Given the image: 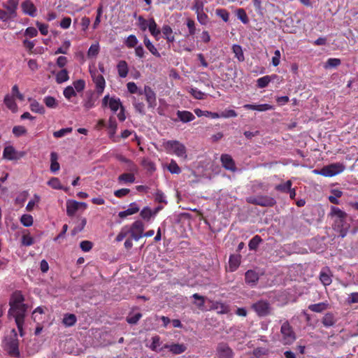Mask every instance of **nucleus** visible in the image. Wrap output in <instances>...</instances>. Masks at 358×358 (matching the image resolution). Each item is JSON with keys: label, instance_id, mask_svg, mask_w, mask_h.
Listing matches in <instances>:
<instances>
[{"label": "nucleus", "instance_id": "obj_38", "mask_svg": "<svg viewBox=\"0 0 358 358\" xmlns=\"http://www.w3.org/2000/svg\"><path fill=\"white\" fill-rule=\"evenodd\" d=\"M69 79V73L66 69H62L56 74V82L58 84L66 82Z\"/></svg>", "mask_w": 358, "mask_h": 358}, {"label": "nucleus", "instance_id": "obj_63", "mask_svg": "<svg viewBox=\"0 0 358 358\" xmlns=\"http://www.w3.org/2000/svg\"><path fill=\"white\" fill-rule=\"evenodd\" d=\"M40 199L41 198L38 194H34V198L28 202L26 206L27 210L31 211L34 206L40 201Z\"/></svg>", "mask_w": 358, "mask_h": 358}, {"label": "nucleus", "instance_id": "obj_55", "mask_svg": "<svg viewBox=\"0 0 358 358\" xmlns=\"http://www.w3.org/2000/svg\"><path fill=\"white\" fill-rule=\"evenodd\" d=\"M48 185L55 189H63L60 180L57 178H52L48 182Z\"/></svg>", "mask_w": 358, "mask_h": 358}, {"label": "nucleus", "instance_id": "obj_43", "mask_svg": "<svg viewBox=\"0 0 358 358\" xmlns=\"http://www.w3.org/2000/svg\"><path fill=\"white\" fill-rule=\"evenodd\" d=\"M167 169L172 174H179L181 173V169L173 159H171V162L167 165Z\"/></svg>", "mask_w": 358, "mask_h": 358}, {"label": "nucleus", "instance_id": "obj_40", "mask_svg": "<svg viewBox=\"0 0 358 358\" xmlns=\"http://www.w3.org/2000/svg\"><path fill=\"white\" fill-rule=\"evenodd\" d=\"M233 52L235 55V57L241 62L245 60L243 49L239 45H234L232 46Z\"/></svg>", "mask_w": 358, "mask_h": 358}, {"label": "nucleus", "instance_id": "obj_22", "mask_svg": "<svg viewBox=\"0 0 358 358\" xmlns=\"http://www.w3.org/2000/svg\"><path fill=\"white\" fill-rule=\"evenodd\" d=\"M140 210L138 204L136 202L131 203L129 206V208L123 211H120L118 213V216L123 219L129 215H134L138 212Z\"/></svg>", "mask_w": 358, "mask_h": 358}, {"label": "nucleus", "instance_id": "obj_54", "mask_svg": "<svg viewBox=\"0 0 358 358\" xmlns=\"http://www.w3.org/2000/svg\"><path fill=\"white\" fill-rule=\"evenodd\" d=\"M219 118H229V117H237L238 114L237 113L232 109H227L222 113H219Z\"/></svg>", "mask_w": 358, "mask_h": 358}, {"label": "nucleus", "instance_id": "obj_46", "mask_svg": "<svg viewBox=\"0 0 358 358\" xmlns=\"http://www.w3.org/2000/svg\"><path fill=\"white\" fill-rule=\"evenodd\" d=\"M20 222L24 227H31L34 222L33 217L29 214H24L20 217Z\"/></svg>", "mask_w": 358, "mask_h": 358}, {"label": "nucleus", "instance_id": "obj_61", "mask_svg": "<svg viewBox=\"0 0 358 358\" xmlns=\"http://www.w3.org/2000/svg\"><path fill=\"white\" fill-rule=\"evenodd\" d=\"M341 62L340 59L338 58H329L327 59L325 68H336L341 64Z\"/></svg>", "mask_w": 358, "mask_h": 358}, {"label": "nucleus", "instance_id": "obj_12", "mask_svg": "<svg viewBox=\"0 0 358 358\" xmlns=\"http://www.w3.org/2000/svg\"><path fill=\"white\" fill-rule=\"evenodd\" d=\"M324 168V171H322L324 176L332 177L342 173L345 167L342 163L337 162L325 166Z\"/></svg>", "mask_w": 358, "mask_h": 358}, {"label": "nucleus", "instance_id": "obj_53", "mask_svg": "<svg viewBox=\"0 0 358 358\" xmlns=\"http://www.w3.org/2000/svg\"><path fill=\"white\" fill-rule=\"evenodd\" d=\"M138 41L135 35H129L125 41V45L129 48H135L137 46Z\"/></svg>", "mask_w": 358, "mask_h": 358}, {"label": "nucleus", "instance_id": "obj_64", "mask_svg": "<svg viewBox=\"0 0 358 358\" xmlns=\"http://www.w3.org/2000/svg\"><path fill=\"white\" fill-rule=\"evenodd\" d=\"M160 338L158 336H153L152 338V343L150 345V348L154 351H158L160 347Z\"/></svg>", "mask_w": 358, "mask_h": 358}, {"label": "nucleus", "instance_id": "obj_48", "mask_svg": "<svg viewBox=\"0 0 358 358\" xmlns=\"http://www.w3.org/2000/svg\"><path fill=\"white\" fill-rule=\"evenodd\" d=\"M118 180L124 183H132L135 181V176L132 173H123L119 176Z\"/></svg>", "mask_w": 358, "mask_h": 358}, {"label": "nucleus", "instance_id": "obj_6", "mask_svg": "<svg viewBox=\"0 0 358 358\" xmlns=\"http://www.w3.org/2000/svg\"><path fill=\"white\" fill-rule=\"evenodd\" d=\"M280 341L284 345H291L296 340V335L289 323L285 322L280 328Z\"/></svg>", "mask_w": 358, "mask_h": 358}, {"label": "nucleus", "instance_id": "obj_60", "mask_svg": "<svg viewBox=\"0 0 358 358\" xmlns=\"http://www.w3.org/2000/svg\"><path fill=\"white\" fill-rule=\"evenodd\" d=\"M192 297L196 300L194 302L195 305L199 308H202L205 304V298L203 296L199 295V294H194Z\"/></svg>", "mask_w": 358, "mask_h": 358}, {"label": "nucleus", "instance_id": "obj_25", "mask_svg": "<svg viewBox=\"0 0 358 358\" xmlns=\"http://www.w3.org/2000/svg\"><path fill=\"white\" fill-rule=\"evenodd\" d=\"M320 279L324 286L329 285L331 283L332 280L330 275V271L327 268H323L321 271L320 273Z\"/></svg>", "mask_w": 358, "mask_h": 358}, {"label": "nucleus", "instance_id": "obj_51", "mask_svg": "<svg viewBox=\"0 0 358 358\" xmlns=\"http://www.w3.org/2000/svg\"><path fill=\"white\" fill-rule=\"evenodd\" d=\"M236 16L238 19L240 20L244 24H246L249 22L248 17L244 9L238 8L236 10Z\"/></svg>", "mask_w": 358, "mask_h": 358}, {"label": "nucleus", "instance_id": "obj_20", "mask_svg": "<svg viewBox=\"0 0 358 358\" xmlns=\"http://www.w3.org/2000/svg\"><path fill=\"white\" fill-rule=\"evenodd\" d=\"M245 280L248 285L254 287L259 280V275L255 271L248 270L245 274Z\"/></svg>", "mask_w": 358, "mask_h": 358}, {"label": "nucleus", "instance_id": "obj_8", "mask_svg": "<svg viewBox=\"0 0 358 358\" xmlns=\"http://www.w3.org/2000/svg\"><path fill=\"white\" fill-rule=\"evenodd\" d=\"M90 75L94 83L95 84V90L98 96L103 94L106 87V81L102 75L99 73L96 70H90Z\"/></svg>", "mask_w": 358, "mask_h": 358}, {"label": "nucleus", "instance_id": "obj_30", "mask_svg": "<svg viewBox=\"0 0 358 358\" xmlns=\"http://www.w3.org/2000/svg\"><path fill=\"white\" fill-rule=\"evenodd\" d=\"M329 307L327 302H320L318 303L310 304L308 306V309L315 313H322L327 310Z\"/></svg>", "mask_w": 358, "mask_h": 358}, {"label": "nucleus", "instance_id": "obj_21", "mask_svg": "<svg viewBox=\"0 0 358 358\" xmlns=\"http://www.w3.org/2000/svg\"><path fill=\"white\" fill-rule=\"evenodd\" d=\"M3 103L13 113H15L18 110V106L13 97L10 94H6L3 99Z\"/></svg>", "mask_w": 358, "mask_h": 358}, {"label": "nucleus", "instance_id": "obj_56", "mask_svg": "<svg viewBox=\"0 0 358 358\" xmlns=\"http://www.w3.org/2000/svg\"><path fill=\"white\" fill-rule=\"evenodd\" d=\"M72 131L71 127H66L61 129L60 130L56 131L53 132V136L55 138H62L69 134H70Z\"/></svg>", "mask_w": 358, "mask_h": 358}, {"label": "nucleus", "instance_id": "obj_13", "mask_svg": "<svg viewBox=\"0 0 358 358\" xmlns=\"http://www.w3.org/2000/svg\"><path fill=\"white\" fill-rule=\"evenodd\" d=\"M26 152L24 151H17L12 145H8L4 148L3 157L8 160H17L22 158Z\"/></svg>", "mask_w": 358, "mask_h": 358}, {"label": "nucleus", "instance_id": "obj_27", "mask_svg": "<svg viewBox=\"0 0 358 358\" xmlns=\"http://www.w3.org/2000/svg\"><path fill=\"white\" fill-rule=\"evenodd\" d=\"M164 348L169 349L170 352L175 355H179L186 350V347L183 344L165 345Z\"/></svg>", "mask_w": 358, "mask_h": 358}, {"label": "nucleus", "instance_id": "obj_7", "mask_svg": "<svg viewBox=\"0 0 358 358\" xmlns=\"http://www.w3.org/2000/svg\"><path fill=\"white\" fill-rule=\"evenodd\" d=\"M247 201L250 203L264 207L273 206L276 203L273 197L267 195H257L254 196H250L247 199Z\"/></svg>", "mask_w": 358, "mask_h": 358}, {"label": "nucleus", "instance_id": "obj_47", "mask_svg": "<svg viewBox=\"0 0 358 358\" xmlns=\"http://www.w3.org/2000/svg\"><path fill=\"white\" fill-rule=\"evenodd\" d=\"M12 132L15 136L20 137L26 135L27 133V129L24 126L17 125L13 127Z\"/></svg>", "mask_w": 358, "mask_h": 358}, {"label": "nucleus", "instance_id": "obj_39", "mask_svg": "<svg viewBox=\"0 0 358 358\" xmlns=\"http://www.w3.org/2000/svg\"><path fill=\"white\" fill-rule=\"evenodd\" d=\"M343 192L337 189L331 191V194L329 196V201L333 204H339L338 198L341 197Z\"/></svg>", "mask_w": 358, "mask_h": 358}, {"label": "nucleus", "instance_id": "obj_44", "mask_svg": "<svg viewBox=\"0 0 358 358\" xmlns=\"http://www.w3.org/2000/svg\"><path fill=\"white\" fill-rule=\"evenodd\" d=\"M76 322V317L73 314H66L63 318V323L66 327H71Z\"/></svg>", "mask_w": 358, "mask_h": 358}, {"label": "nucleus", "instance_id": "obj_49", "mask_svg": "<svg viewBox=\"0 0 358 358\" xmlns=\"http://www.w3.org/2000/svg\"><path fill=\"white\" fill-rule=\"evenodd\" d=\"M262 238L259 236L256 235L248 243V247L250 250H255L257 248L259 243L262 242Z\"/></svg>", "mask_w": 358, "mask_h": 358}, {"label": "nucleus", "instance_id": "obj_32", "mask_svg": "<svg viewBox=\"0 0 358 358\" xmlns=\"http://www.w3.org/2000/svg\"><path fill=\"white\" fill-rule=\"evenodd\" d=\"M57 160L58 155L55 152H52L50 153V171L53 173L58 171L60 169V166Z\"/></svg>", "mask_w": 358, "mask_h": 358}, {"label": "nucleus", "instance_id": "obj_4", "mask_svg": "<svg viewBox=\"0 0 358 358\" xmlns=\"http://www.w3.org/2000/svg\"><path fill=\"white\" fill-rule=\"evenodd\" d=\"M163 146L169 154L175 155L182 159H186L187 157V150L185 145L178 141H166L164 142Z\"/></svg>", "mask_w": 358, "mask_h": 358}, {"label": "nucleus", "instance_id": "obj_58", "mask_svg": "<svg viewBox=\"0 0 358 358\" xmlns=\"http://www.w3.org/2000/svg\"><path fill=\"white\" fill-rule=\"evenodd\" d=\"M129 234V226L126 225V226H124L120 231L119 232V234H117V236H116V241L117 242H120L122 241L128 234Z\"/></svg>", "mask_w": 358, "mask_h": 358}, {"label": "nucleus", "instance_id": "obj_18", "mask_svg": "<svg viewBox=\"0 0 358 358\" xmlns=\"http://www.w3.org/2000/svg\"><path fill=\"white\" fill-rule=\"evenodd\" d=\"M22 10L24 13L35 17L36 15V8L34 4L30 0H25L22 3Z\"/></svg>", "mask_w": 358, "mask_h": 358}, {"label": "nucleus", "instance_id": "obj_42", "mask_svg": "<svg viewBox=\"0 0 358 358\" xmlns=\"http://www.w3.org/2000/svg\"><path fill=\"white\" fill-rule=\"evenodd\" d=\"M292 182L291 180H287L284 183L279 184L275 186V189L277 191L283 193H287L289 190L292 188Z\"/></svg>", "mask_w": 358, "mask_h": 358}, {"label": "nucleus", "instance_id": "obj_31", "mask_svg": "<svg viewBox=\"0 0 358 358\" xmlns=\"http://www.w3.org/2000/svg\"><path fill=\"white\" fill-rule=\"evenodd\" d=\"M157 213V210L152 211V209L148 206L143 208L140 213L141 217L145 220L149 221L152 217H154Z\"/></svg>", "mask_w": 358, "mask_h": 358}, {"label": "nucleus", "instance_id": "obj_34", "mask_svg": "<svg viewBox=\"0 0 358 358\" xmlns=\"http://www.w3.org/2000/svg\"><path fill=\"white\" fill-rule=\"evenodd\" d=\"M276 76H265L262 78H259L257 80V85L259 88H264L268 86L269 83L273 80V78H275Z\"/></svg>", "mask_w": 358, "mask_h": 358}, {"label": "nucleus", "instance_id": "obj_33", "mask_svg": "<svg viewBox=\"0 0 358 358\" xmlns=\"http://www.w3.org/2000/svg\"><path fill=\"white\" fill-rule=\"evenodd\" d=\"M30 110L36 113L44 114L45 113V108L36 100H33L29 106Z\"/></svg>", "mask_w": 358, "mask_h": 358}, {"label": "nucleus", "instance_id": "obj_41", "mask_svg": "<svg viewBox=\"0 0 358 358\" xmlns=\"http://www.w3.org/2000/svg\"><path fill=\"white\" fill-rule=\"evenodd\" d=\"M148 30L150 31V34L155 38H157L161 32L160 30L157 28V23L152 17L150 18Z\"/></svg>", "mask_w": 358, "mask_h": 358}, {"label": "nucleus", "instance_id": "obj_62", "mask_svg": "<svg viewBox=\"0 0 358 358\" xmlns=\"http://www.w3.org/2000/svg\"><path fill=\"white\" fill-rule=\"evenodd\" d=\"M73 85L76 92H80L83 91L85 87V82L82 79L77 80L73 82Z\"/></svg>", "mask_w": 358, "mask_h": 358}, {"label": "nucleus", "instance_id": "obj_52", "mask_svg": "<svg viewBox=\"0 0 358 358\" xmlns=\"http://www.w3.org/2000/svg\"><path fill=\"white\" fill-rule=\"evenodd\" d=\"M99 52V45L98 43L91 45L88 51H87V57H95Z\"/></svg>", "mask_w": 358, "mask_h": 358}, {"label": "nucleus", "instance_id": "obj_35", "mask_svg": "<svg viewBox=\"0 0 358 358\" xmlns=\"http://www.w3.org/2000/svg\"><path fill=\"white\" fill-rule=\"evenodd\" d=\"M194 113L198 117L206 116V117H211L212 119L219 118L218 113L210 112V111H208V110H202L200 108H196V109H194Z\"/></svg>", "mask_w": 358, "mask_h": 358}, {"label": "nucleus", "instance_id": "obj_11", "mask_svg": "<svg viewBox=\"0 0 358 358\" xmlns=\"http://www.w3.org/2000/svg\"><path fill=\"white\" fill-rule=\"evenodd\" d=\"M101 104L102 107L108 106L113 113H116L119 108L123 107L119 98L115 96L110 97L109 94L104 96Z\"/></svg>", "mask_w": 358, "mask_h": 358}, {"label": "nucleus", "instance_id": "obj_23", "mask_svg": "<svg viewBox=\"0 0 358 358\" xmlns=\"http://www.w3.org/2000/svg\"><path fill=\"white\" fill-rule=\"evenodd\" d=\"M80 208L78 201L76 200H68L66 201V214L68 216H73Z\"/></svg>", "mask_w": 358, "mask_h": 358}, {"label": "nucleus", "instance_id": "obj_17", "mask_svg": "<svg viewBox=\"0 0 358 358\" xmlns=\"http://www.w3.org/2000/svg\"><path fill=\"white\" fill-rule=\"evenodd\" d=\"M241 256L240 255H231L229 259V265L227 270L229 272H234L241 264Z\"/></svg>", "mask_w": 358, "mask_h": 358}, {"label": "nucleus", "instance_id": "obj_45", "mask_svg": "<svg viewBox=\"0 0 358 358\" xmlns=\"http://www.w3.org/2000/svg\"><path fill=\"white\" fill-rule=\"evenodd\" d=\"M43 102L45 106L50 108H56L58 106V103L55 98L51 96H46L43 99Z\"/></svg>", "mask_w": 358, "mask_h": 358}, {"label": "nucleus", "instance_id": "obj_16", "mask_svg": "<svg viewBox=\"0 0 358 358\" xmlns=\"http://www.w3.org/2000/svg\"><path fill=\"white\" fill-rule=\"evenodd\" d=\"M220 160L224 169L231 171H235L236 170L235 162L231 155L228 154H223L221 155Z\"/></svg>", "mask_w": 358, "mask_h": 358}, {"label": "nucleus", "instance_id": "obj_50", "mask_svg": "<svg viewBox=\"0 0 358 358\" xmlns=\"http://www.w3.org/2000/svg\"><path fill=\"white\" fill-rule=\"evenodd\" d=\"M96 99H94L93 95H89L85 99H84L83 103V106L86 110L91 109L95 106Z\"/></svg>", "mask_w": 358, "mask_h": 358}, {"label": "nucleus", "instance_id": "obj_19", "mask_svg": "<svg viewBox=\"0 0 358 358\" xmlns=\"http://www.w3.org/2000/svg\"><path fill=\"white\" fill-rule=\"evenodd\" d=\"M243 108L245 109L257 110V111H259V112L267 111V110H271L274 109L273 106L268 103H263V104H249V103H248V104H245L243 106Z\"/></svg>", "mask_w": 358, "mask_h": 358}, {"label": "nucleus", "instance_id": "obj_14", "mask_svg": "<svg viewBox=\"0 0 358 358\" xmlns=\"http://www.w3.org/2000/svg\"><path fill=\"white\" fill-rule=\"evenodd\" d=\"M234 352L225 343H220L216 348L217 358H234Z\"/></svg>", "mask_w": 358, "mask_h": 358}, {"label": "nucleus", "instance_id": "obj_2", "mask_svg": "<svg viewBox=\"0 0 358 358\" xmlns=\"http://www.w3.org/2000/svg\"><path fill=\"white\" fill-rule=\"evenodd\" d=\"M329 215L334 218V229L339 233L341 237H345L350 227L352 218L345 212L336 206L331 207Z\"/></svg>", "mask_w": 358, "mask_h": 358}, {"label": "nucleus", "instance_id": "obj_28", "mask_svg": "<svg viewBox=\"0 0 358 358\" xmlns=\"http://www.w3.org/2000/svg\"><path fill=\"white\" fill-rule=\"evenodd\" d=\"M336 320L333 313H326L322 320V323L325 327H331L334 326L336 323Z\"/></svg>", "mask_w": 358, "mask_h": 358}, {"label": "nucleus", "instance_id": "obj_9", "mask_svg": "<svg viewBox=\"0 0 358 358\" xmlns=\"http://www.w3.org/2000/svg\"><path fill=\"white\" fill-rule=\"evenodd\" d=\"M252 308L259 317L269 315L271 310L270 303L265 300H259L252 303Z\"/></svg>", "mask_w": 358, "mask_h": 358}, {"label": "nucleus", "instance_id": "obj_26", "mask_svg": "<svg viewBox=\"0 0 358 358\" xmlns=\"http://www.w3.org/2000/svg\"><path fill=\"white\" fill-rule=\"evenodd\" d=\"M162 31L164 35V38L167 41V42L172 43L175 41L173 29L169 25H164L162 27Z\"/></svg>", "mask_w": 358, "mask_h": 358}, {"label": "nucleus", "instance_id": "obj_29", "mask_svg": "<svg viewBox=\"0 0 358 358\" xmlns=\"http://www.w3.org/2000/svg\"><path fill=\"white\" fill-rule=\"evenodd\" d=\"M117 72L118 75L120 78H125L127 77L129 71V68L127 63L124 61L121 60L118 62L117 65Z\"/></svg>", "mask_w": 358, "mask_h": 358}, {"label": "nucleus", "instance_id": "obj_15", "mask_svg": "<svg viewBox=\"0 0 358 358\" xmlns=\"http://www.w3.org/2000/svg\"><path fill=\"white\" fill-rule=\"evenodd\" d=\"M138 93L145 94L148 107L154 108L156 106V94L150 87L145 85L143 91H139Z\"/></svg>", "mask_w": 358, "mask_h": 358}, {"label": "nucleus", "instance_id": "obj_10", "mask_svg": "<svg viewBox=\"0 0 358 358\" xmlns=\"http://www.w3.org/2000/svg\"><path fill=\"white\" fill-rule=\"evenodd\" d=\"M145 226L141 220H136L129 227V234L136 241H139L143 237V233Z\"/></svg>", "mask_w": 358, "mask_h": 358}, {"label": "nucleus", "instance_id": "obj_1", "mask_svg": "<svg viewBox=\"0 0 358 358\" xmlns=\"http://www.w3.org/2000/svg\"><path fill=\"white\" fill-rule=\"evenodd\" d=\"M8 315L15 319L20 336H24L23 325L27 306L24 303V297L20 293H15L10 301Z\"/></svg>", "mask_w": 358, "mask_h": 358}, {"label": "nucleus", "instance_id": "obj_24", "mask_svg": "<svg viewBox=\"0 0 358 358\" xmlns=\"http://www.w3.org/2000/svg\"><path fill=\"white\" fill-rule=\"evenodd\" d=\"M177 116L178 118L183 123L189 122L195 119L193 113L187 110H178Z\"/></svg>", "mask_w": 358, "mask_h": 358}, {"label": "nucleus", "instance_id": "obj_57", "mask_svg": "<svg viewBox=\"0 0 358 358\" xmlns=\"http://www.w3.org/2000/svg\"><path fill=\"white\" fill-rule=\"evenodd\" d=\"M215 13L217 16L221 17L223 20V21H224L225 22L229 21V13L227 10H225L224 8H217L215 10Z\"/></svg>", "mask_w": 358, "mask_h": 358}, {"label": "nucleus", "instance_id": "obj_59", "mask_svg": "<svg viewBox=\"0 0 358 358\" xmlns=\"http://www.w3.org/2000/svg\"><path fill=\"white\" fill-rule=\"evenodd\" d=\"M63 94L66 99L70 100L76 96V92L72 86H68L64 90Z\"/></svg>", "mask_w": 358, "mask_h": 358}, {"label": "nucleus", "instance_id": "obj_3", "mask_svg": "<svg viewBox=\"0 0 358 358\" xmlns=\"http://www.w3.org/2000/svg\"><path fill=\"white\" fill-rule=\"evenodd\" d=\"M0 8V20L3 22L13 21L17 17L19 0H7L1 4Z\"/></svg>", "mask_w": 358, "mask_h": 358}, {"label": "nucleus", "instance_id": "obj_37", "mask_svg": "<svg viewBox=\"0 0 358 358\" xmlns=\"http://www.w3.org/2000/svg\"><path fill=\"white\" fill-rule=\"evenodd\" d=\"M87 224V219L85 217H80L77 222L73 229L71 231L73 236L83 231Z\"/></svg>", "mask_w": 358, "mask_h": 358}, {"label": "nucleus", "instance_id": "obj_36", "mask_svg": "<svg viewBox=\"0 0 358 358\" xmlns=\"http://www.w3.org/2000/svg\"><path fill=\"white\" fill-rule=\"evenodd\" d=\"M143 42L145 46L153 55H155L157 57H161V55L158 52L157 49L155 48V46L152 44V43L147 36H145Z\"/></svg>", "mask_w": 358, "mask_h": 358}, {"label": "nucleus", "instance_id": "obj_5", "mask_svg": "<svg viewBox=\"0 0 358 358\" xmlns=\"http://www.w3.org/2000/svg\"><path fill=\"white\" fill-rule=\"evenodd\" d=\"M12 334L13 335L6 340L5 350L9 355L15 357H19V342L17 338V333L15 329L12 330Z\"/></svg>", "mask_w": 358, "mask_h": 358}]
</instances>
